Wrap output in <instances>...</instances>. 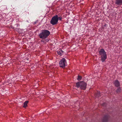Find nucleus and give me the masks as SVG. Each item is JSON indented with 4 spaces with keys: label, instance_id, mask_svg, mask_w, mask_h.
I'll use <instances>...</instances> for the list:
<instances>
[{
    "label": "nucleus",
    "instance_id": "f03ea898",
    "mask_svg": "<svg viewBox=\"0 0 122 122\" xmlns=\"http://www.w3.org/2000/svg\"><path fill=\"white\" fill-rule=\"evenodd\" d=\"M87 84L83 81L78 82L76 83V86L78 88H80L81 89L85 90L86 88Z\"/></svg>",
    "mask_w": 122,
    "mask_h": 122
},
{
    "label": "nucleus",
    "instance_id": "6e6552de",
    "mask_svg": "<svg viewBox=\"0 0 122 122\" xmlns=\"http://www.w3.org/2000/svg\"><path fill=\"white\" fill-rule=\"evenodd\" d=\"M57 53L59 55H62V54L64 52L61 50H58L57 51Z\"/></svg>",
    "mask_w": 122,
    "mask_h": 122
},
{
    "label": "nucleus",
    "instance_id": "39448f33",
    "mask_svg": "<svg viewBox=\"0 0 122 122\" xmlns=\"http://www.w3.org/2000/svg\"><path fill=\"white\" fill-rule=\"evenodd\" d=\"M60 66L64 68L66 65V62L65 59L64 58H63L59 62Z\"/></svg>",
    "mask_w": 122,
    "mask_h": 122
},
{
    "label": "nucleus",
    "instance_id": "423d86ee",
    "mask_svg": "<svg viewBox=\"0 0 122 122\" xmlns=\"http://www.w3.org/2000/svg\"><path fill=\"white\" fill-rule=\"evenodd\" d=\"M115 4L119 5H122V0H116Z\"/></svg>",
    "mask_w": 122,
    "mask_h": 122
},
{
    "label": "nucleus",
    "instance_id": "f8f14e48",
    "mask_svg": "<svg viewBox=\"0 0 122 122\" xmlns=\"http://www.w3.org/2000/svg\"><path fill=\"white\" fill-rule=\"evenodd\" d=\"M100 92H98L97 93V96L98 97H99V95H100Z\"/></svg>",
    "mask_w": 122,
    "mask_h": 122
},
{
    "label": "nucleus",
    "instance_id": "2eb2a0df",
    "mask_svg": "<svg viewBox=\"0 0 122 122\" xmlns=\"http://www.w3.org/2000/svg\"><path fill=\"white\" fill-rule=\"evenodd\" d=\"M19 26V25H17V27H18V26Z\"/></svg>",
    "mask_w": 122,
    "mask_h": 122
},
{
    "label": "nucleus",
    "instance_id": "0eeeda50",
    "mask_svg": "<svg viewBox=\"0 0 122 122\" xmlns=\"http://www.w3.org/2000/svg\"><path fill=\"white\" fill-rule=\"evenodd\" d=\"M114 84L115 86L117 87H118L120 85V83L117 80H116L114 82Z\"/></svg>",
    "mask_w": 122,
    "mask_h": 122
},
{
    "label": "nucleus",
    "instance_id": "7ed1b4c3",
    "mask_svg": "<svg viewBox=\"0 0 122 122\" xmlns=\"http://www.w3.org/2000/svg\"><path fill=\"white\" fill-rule=\"evenodd\" d=\"M99 54L101 56V61L102 62H103L107 58L106 52L104 49H102L99 51Z\"/></svg>",
    "mask_w": 122,
    "mask_h": 122
},
{
    "label": "nucleus",
    "instance_id": "f257e3e1",
    "mask_svg": "<svg viewBox=\"0 0 122 122\" xmlns=\"http://www.w3.org/2000/svg\"><path fill=\"white\" fill-rule=\"evenodd\" d=\"M50 34V32L49 30H43L41 31L39 36L40 38L45 39L47 38Z\"/></svg>",
    "mask_w": 122,
    "mask_h": 122
},
{
    "label": "nucleus",
    "instance_id": "9b49d317",
    "mask_svg": "<svg viewBox=\"0 0 122 122\" xmlns=\"http://www.w3.org/2000/svg\"><path fill=\"white\" fill-rule=\"evenodd\" d=\"M121 90V89L120 88H118L117 90V92H119Z\"/></svg>",
    "mask_w": 122,
    "mask_h": 122
},
{
    "label": "nucleus",
    "instance_id": "1a4fd4ad",
    "mask_svg": "<svg viewBox=\"0 0 122 122\" xmlns=\"http://www.w3.org/2000/svg\"><path fill=\"white\" fill-rule=\"evenodd\" d=\"M28 101H25L24 103V105L23 107H25L27 106V104L28 102Z\"/></svg>",
    "mask_w": 122,
    "mask_h": 122
},
{
    "label": "nucleus",
    "instance_id": "9d476101",
    "mask_svg": "<svg viewBox=\"0 0 122 122\" xmlns=\"http://www.w3.org/2000/svg\"><path fill=\"white\" fill-rule=\"evenodd\" d=\"M81 77L79 76H78V77L77 79L78 80H81Z\"/></svg>",
    "mask_w": 122,
    "mask_h": 122
},
{
    "label": "nucleus",
    "instance_id": "20e7f679",
    "mask_svg": "<svg viewBox=\"0 0 122 122\" xmlns=\"http://www.w3.org/2000/svg\"><path fill=\"white\" fill-rule=\"evenodd\" d=\"M58 16L56 15L52 17L51 21L50 23L53 25L56 24L58 23Z\"/></svg>",
    "mask_w": 122,
    "mask_h": 122
},
{
    "label": "nucleus",
    "instance_id": "ddd939ff",
    "mask_svg": "<svg viewBox=\"0 0 122 122\" xmlns=\"http://www.w3.org/2000/svg\"><path fill=\"white\" fill-rule=\"evenodd\" d=\"M45 41L47 42H48L49 41V39H46Z\"/></svg>",
    "mask_w": 122,
    "mask_h": 122
},
{
    "label": "nucleus",
    "instance_id": "4468645a",
    "mask_svg": "<svg viewBox=\"0 0 122 122\" xmlns=\"http://www.w3.org/2000/svg\"><path fill=\"white\" fill-rule=\"evenodd\" d=\"M58 19L60 20H61L62 19V17H60L59 18L58 17Z\"/></svg>",
    "mask_w": 122,
    "mask_h": 122
}]
</instances>
